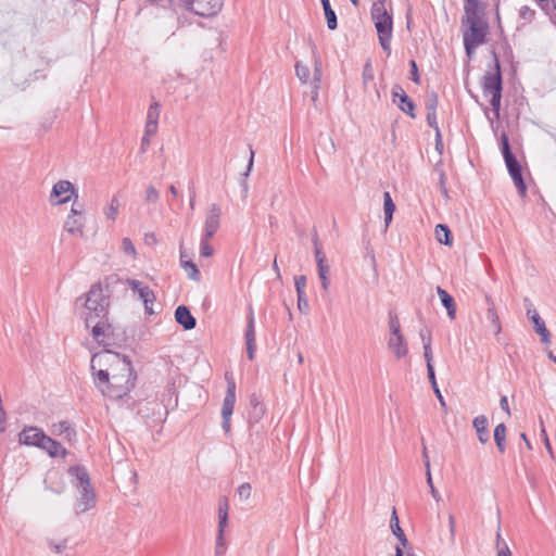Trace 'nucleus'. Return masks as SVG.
Here are the masks:
<instances>
[{"mask_svg":"<svg viewBox=\"0 0 556 556\" xmlns=\"http://www.w3.org/2000/svg\"><path fill=\"white\" fill-rule=\"evenodd\" d=\"M90 367L96 387L112 400L124 397L135 387L136 375L125 355L104 350L92 355Z\"/></svg>","mask_w":556,"mask_h":556,"instance_id":"obj_1","label":"nucleus"},{"mask_svg":"<svg viewBox=\"0 0 556 556\" xmlns=\"http://www.w3.org/2000/svg\"><path fill=\"white\" fill-rule=\"evenodd\" d=\"M110 300L100 285H93L85 300V312L83 317L86 328H89L97 318H103L109 315Z\"/></svg>","mask_w":556,"mask_h":556,"instance_id":"obj_2","label":"nucleus"},{"mask_svg":"<svg viewBox=\"0 0 556 556\" xmlns=\"http://www.w3.org/2000/svg\"><path fill=\"white\" fill-rule=\"evenodd\" d=\"M312 59L314 63V72L311 77V71L308 65L302 61L295 63V75L302 84H309L312 101L316 102L318 99V92L321 87L323 77V65L321 58L315 43L311 42Z\"/></svg>","mask_w":556,"mask_h":556,"instance_id":"obj_3","label":"nucleus"},{"mask_svg":"<svg viewBox=\"0 0 556 556\" xmlns=\"http://www.w3.org/2000/svg\"><path fill=\"white\" fill-rule=\"evenodd\" d=\"M75 479V486L78 491L76 500V514H83L96 506V494L90 484L87 470L84 467L75 466L68 470Z\"/></svg>","mask_w":556,"mask_h":556,"instance_id":"obj_4","label":"nucleus"},{"mask_svg":"<svg viewBox=\"0 0 556 556\" xmlns=\"http://www.w3.org/2000/svg\"><path fill=\"white\" fill-rule=\"evenodd\" d=\"M371 18L378 34V39L383 51L389 55L391 53V39L393 22L391 14L381 3H374L371 7Z\"/></svg>","mask_w":556,"mask_h":556,"instance_id":"obj_5","label":"nucleus"},{"mask_svg":"<svg viewBox=\"0 0 556 556\" xmlns=\"http://www.w3.org/2000/svg\"><path fill=\"white\" fill-rule=\"evenodd\" d=\"M482 89L483 94L490 97V104L495 114L498 115L502 99V74L496 56L493 71L486 72L483 76Z\"/></svg>","mask_w":556,"mask_h":556,"instance_id":"obj_6","label":"nucleus"},{"mask_svg":"<svg viewBox=\"0 0 556 556\" xmlns=\"http://www.w3.org/2000/svg\"><path fill=\"white\" fill-rule=\"evenodd\" d=\"M501 141H502V154L504 156L508 173L518 190V193L521 197H526L527 186H526L522 175H521V166H520L519 162L517 161L516 156L510 151L508 137L506 134L502 135Z\"/></svg>","mask_w":556,"mask_h":556,"instance_id":"obj_7","label":"nucleus"},{"mask_svg":"<svg viewBox=\"0 0 556 556\" xmlns=\"http://www.w3.org/2000/svg\"><path fill=\"white\" fill-rule=\"evenodd\" d=\"M463 39L466 54L470 58L476 49L484 43L488 34V22L463 25Z\"/></svg>","mask_w":556,"mask_h":556,"instance_id":"obj_8","label":"nucleus"},{"mask_svg":"<svg viewBox=\"0 0 556 556\" xmlns=\"http://www.w3.org/2000/svg\"><path fill=\"white\" fill-rule=\"evenodd\" d=\"M180 2L188 11L202 17L217 15L224 4V0H180Z\"/></svg>","mask_w":556,"mask_h":556,"instance_id":"obj_9","label":"nucleus"},{"mask_svg":"<svg viewBox=\"0 0 556 556\" xmlns=\"http://www.w3.org/2000/svg\"><path fill=\"white\" fill-rule=\"evenodd\" d=\"M73 198H78L75 186L68 180H59L52 187L49 202L51 205H61L70 202Z\"/></svg>","mask_w":556,"mask_h":556,"instance_id":"obj_10","label":"nucleus"},{"mask_svg":"<svg viewBox=\"0 0 556 556\" xmlns=\"http://www.w3.org/2000/svg\"><path fill=\"white\" fill-rule=\"evenodd\" d=\"M84 228L83 206L77 201H74L70 214L64 222L63 229L71 236L83 238L85 235Z\"/></svg>","mask_w":556,"mask_h":556,"instance_id":"obj_11","label":"nucleus"},{"mask_svg":"<svg viewBox=\"0 0 556 556\" xmlns=\"http://www.w3.org/2000/svg\"><path fill=\"white\" fill-rule=\"evenodd\" d=\"M89 328H91L92 338L97 343L104 346L112 344L113 328L109 321V315L97 318Z\"/></svg>","mask_w":556,"mask_h":556,"instance_id":"obj_12","label":"nucleus"},{"mask_svg":"<svg viewBox=\"0 0 556 556\" xmlns=\"http://www.w3.org/2000/svg\"><path fill=\"white\" fill-rule=\"evenodd\" d=\"M236 403V384L232 380H228L227 392L223 402L222 407V417L223 422L222 427L226 433L230 431V418L233 412Z\"/></svg>","mask_w":556,"mask_h":556,"instance_id":"obj_13","label":"nucleus"},{"mask_svg":"<svg viewBox=\"0 0 556 556\" xmlns=\"http://www.w3.org/2000/svg\"><path fill=\"white\" fill-rule=\"evenodd\" d=\"M126 283L143 302L146 312L148 314H153L152 305L155 301L154 292L148 286L136 279H127Z\"/></svg>","mask_w":556,"mask_h":556,"instance_id":"obj_14","label":"nucleus"},{"mask_svg":"<svg viewBox=\"0 0 556 556\" xmlns=\"http://www.w3.org/2000/svg\"><path fill=\"white\" fill-rule=\"evenodd\" d=\"M47 434L38 427L26 426L18 433V443L26 446H35L41 448Z\"/></svg>","mask_w":556,"mask_h":556,"instance_id":"obj_15","label":"nucleus"},{"mask_svg":"<svg viewBox=\"0 0 556 556\" xmlns=\"http://www.w3.org/2000/svg\"><path fill=\"white\" fill-rule=\"evenodd\" d=\"M486 22L480 0H465L463 25Z\"/></svg>","mask_w":556,"mask_h":556,"instance_id":"obj_16","label":"nucleus"},{"mask_svg":"<svg viewBox=\"0 0 556 556\" xmlns=\"http://www.w3.org/2000/svg\"><path fill=\"white\" fill-rule=\"evenodd\" d=\"M392 101L402 112L406 113L412 118L416 117L415 104L400 85H395L392 88Z\"/></svg>","mask_w":556,"mask_h":556,"instance_id":"obj_17","label":"nucleus"},{"mask_svg":"<svg viewBox=\"0 0 556 556\" xmlns=\"http://www.w3.org/2000/svg\"><path fill=\"white\" fill-rule=\"evenodd\" d=\"M220 215L222 210L218 204L213 203L211 204L206 216H205V223H204V233L206 238H213L214 235L217 232L220 224Z\"/></svg>","mask_w":556,"mask_h":556,"instance_id":"obj_18","label":"nucleus"},{"mask_svg":"<svg viewBox=\"0 0 556 556\" xmlns=\"http://www.w3.org/2000/svg\"><path fill=\"white\" fill-rule=\"evenodd\" d=\"M245 344L248 358L252 361L256 350V338H255V319L252 308L248 315L247 329H245Z\"/></svg>","mask_w":556,"mask_h":556,"instance_id":"obj_19","label":"nucleus"},{"mask_svg":"<svg viewBox=\"0 0 556 556\" xmlns=\"http://www.w3.org/2000/svg\"><path fill=\"white\" fill-rule=\"evenodd\" d=\"M388 349L395 359H402L408 354V344L403 334L390 336Z\"/></svg>","mask_w":556,"mask_h":556,"instance_id":"obj_20","label":"nucleus"},{"mask_svg":"<svg viewBox=\"0 0 556 556\" xmlns=\"http://www.w3.org/2000/svg\"><path fill=\"white\" fill-rule=\"evenodd\" d=\"M528 317L531 319L534 326V330L538 334H540L541 340L544 344H551V334L547 328L545 327L544 321L540 317L539 313L534 308H528L527 311Z\"/></svg>","mask_w":556,"mask_h":556,"instance_id":"obj_21","label":"nucleus"},{"mask_svg":"<svg viewBox=\"0 0 556 556\" xmlns=\"http://www.w3.org/2000/svg\"><path fill=\"white\" fill-rule=\"evenodd\" d=\"M176 321L184 327L186 330H191L195 327V318L191 315L189 308L185 305H180L175 311Z\"/></svg>","mask_w":556,"mask_h":556,"instance_id":"obj_22","label":"nucleus"},{"mask_svg":"<svg viewBox=\"0 0 556 556\" xmlns=\"http://www.w3.org/2000/svg\"><path fill=\"white\" fill-rule=\"evenodd\" d=\"M46 451L51 457H65L67 455L66 448H64L58 441L47 435L43 440L41 448Z\"/></svg>","mask_w":556,"mask_h":556,"instance_id":"obj_23","label":"nucleus"},{"mask_svg":"<svg viewBox=\"0 0 556 556\" xmlns=\"http://www.w3.org/2000/svg\"><path fill=\"white\" fill-rule=\"evenodd\" d=\"M485 302L488 304L486 320L489 321L490 328L492 329L493 333L497 336L501 333L502 327L500 324L498 315L495 311L494 302L491 299V296H485Z\"/></svg>","mask_w":556,"mask_h":556,"instance_id":"obj_24","label":"nucleus"},{"mask_svg":"<svg viewBox=\"0 0 556 556\" xmlns=\"http://www.w3.org/2000/svg\"><path fill=\"white\" fill-rule=\"evenodd\" d=\"M472 426L479 442L485 444L489 441L488 418L484 415H479L472 420Z\"/></svg>","mask_w":556,"mask_h":556,"instance_id":"obj_25","label":"nucleus"},{"mask_svg":"<svg viewBox=\"0 0 556 556\" xmlns=\"http://www.w3.org/2000/svg\"><path fill=\"white\" fill-rule=\"evenodd\" d=\"M51 432L54 435H64L65 440L70 443L73 442L76 438V431L67 421L53 424L51 427Z\"/></svg>","mask_w":556,"mask_h":556,"instance_id":"obj_26","label":"nucleus"},{"mask_svg":"<svg viewBox=\"0 0 556 556\" xmlns=\"http://www.w3.org/2000/svg\"><path fill=\"white\" fill-rule=\"evenodd\" d=\"M437 293L442 302V305L446 308L447 315L451 319H454L456 316V305L452 295H450L446 290L441 287H437Z\"/></svg>","mask_w":556,"mask_h":556,"instance_id":"obj_27","label":"nucleus"},{"mask_svg":"<svg viewBox=\"0 0 556 556\" xmlns=\"http://www.w3.org/2000/svg\"><path fill=\"white\" fill-rule=\"evenodd\" d=\"M390 527H391L392 533L397 538V540L400 541L401 545L403 547H406L408 545V540H407L404 531L400 527V522H399V518H397L395 509H393V513H392V518H391Z\"/></svg>","mask_w":556,"mask_h":556,"instance_id":"obj_28","label":"nucleus"},{"mask_svg":"<svg viewBox=\"0 0 556 556\" xmlns=\"http://www.w3.org/2000/svg\"><path fill=\"white\" fill-rule=\"evenodd\" d=\"M383 211H384V225H386V228H388L392 222L393 213L395 211V204L391 198L390 192H388V191H386L383 193Z\"/></svg>","mask_w":556,"mask_h":556,"instance_id":"obj_29","label":"nucleus"},{"mask_svg":"<svg viewBox=\"0 0 556 556\" xmlns=\"http://www.w3.org/2000/svg\"><path fill=\"white\" fill-rule=\"evenodd\" d=\"M180 264L187 273L188 277L194 281H199L201 278L200 271L197 265L192 261L184 260V252H180Z\"/></svg>","mask_w":556,"mask_h":556,"instance_id":"obj_30","label":"nucleus"},{"mask_svg":"<svg viewBox=\"0 0 556 556\" xmlns=\"http://www.w3.org/2000/svg\"><path fill=\"white\" fill-rule=\"evenodd\" d=\"M320 2L323 4V9H324L325 16H326V20H327L328 28L330 30L337 29V27H338L337 15H336V12L332 10V8L330 5V1L329 0H320Z\"/></svg>","mask_w":556,"mask_h":556,"instance_id":"obj_31","label":"nucleus"},{"mask_svg":"<svg viewBox=\"0 0 556 556\" xmlns=\"http://www.w3.org/2000/svg\"><path fill=\"white\" fill-rule=\"evenodd\" d=\"M437 240L444 245H452L451 231L447 226L438 224L434 229Z\"/></svg>","mask_w":556,"mask_h":556,"instance_id":"obj_32","label":"nucleus"},{"mask_svg":"<svg viewBox=\"0 0 556 556\" xmlns=\"http://www.w3.org/2000/svg\"><path fill=\"white\" fill-rule=\"evenodd\" d=\"M494 441L496 446L501 453H504L506 450V426L504 424H498L494 429Z\"/></svg>","mask_w":556,"mask_h":556,"instance_id":"obj_33","label":"nucleus"},{"mask_svg":"<svg viewBox=\"0 0 556 556\" xmlns=\"http://www.w3.org/2000/svg\"><path fill=\"white\" fill-rule=\"evenodd\" d=\"M119 200L117 197H113L110 201V203L108 204V206L104 208V215L105 217L111 220L112 223H114L116 220V217L118 215V212H119Z\"/></svg>","mask_w":556,"mask_h":556,"instance_id":"obj_34","label":"nucleus"},{"mask_svg":"<svg viewBox=\"0 0 556 556\" xmlns=\"http://www.w3.org/2000/svg\"><path fill=\"white\" fill-rule=\"evenodd\" d=\"M228 523V502L226 498L220 500L218 506V528L225 529Z\"/></svg>","mask_w":556,"mask_h":556,"instance_id":"obj_35","label":"nucleus"},{"mask_svg":"<svg viewBox=\"0 0 556 556\" xmlns=\"http://www.w3.org/2000/svg\"><path fill=\"white\" fill-rule=\"evenodd\" d=\"M312 241L314 247L316 264L327 263L326 255L323 252V247L316 232L314 233Z\"/></svg>","mask_w":556,"mask_h":556,"instance_id":"obj_36","label":"nucleus"},{"mask_svg":"<svg viewBox=\"0 0 556 556\" xmlns=\"http://www.w3.org/2000/svg\"><path fill=\"white\" fill-rule=\"evenodd\" d=\"M160 113H161L160 103L157 101H152V103L150 104V106L148 109L146 122L159 123Z\"/></svg>","mask_w":556,"mask_h":556,"instance_id":"obj_37","label":"nucleus"},{"mask_svg":"<svg viewBox=\"0 0 556 556\" xmlns=\"http://www.w3.org/2000/svg\"><path fill=\"white\" fill-rule=\"evenodd\" d=\"M122 251L125 255L131 257L132 260L137 258V250L134 242L129 238H124L122 240Z\"/></svg>","mask_w":556,"mask_h":556,"instance_id":"obj_38","label":"nucleus"},{"mask_svg":"<svg viewBox=\"0 0 556 556\" xmlns=\"http://www.w3.org/2000/svg\"><path fill=\"white\" fill-rule=\"evenodd\" d=\"M426 476H427V483L430 488V493H431L432 497L437 502H439L441 500V495L439 494V492L435 489L433 481H432V476H431V471H430V460L426 462Z\"/></svg>","mask_w":556,"mask_h":556,"instance_id":"obj_39","label":"nucleus"},{"mask_svg":"<svg viewBox=\"0 0 556 556\" xmlns=\"http://www.w3.org/2000/svg\"><path fill=\"white\" fill-rule=\"evenodd\" d=\"M226 552V545L224 541V529L218 528V534L216 539L215 556H224Z\"/></svg>","mask_w":556,"mask_h":556,"instance_id":"obj_40","label":"nucleus"},{"mask_svg":"<svg viewBox=\"0 0 556 556\" xmlns=\"http://www.w3.org/2000/svg\"><path fill=\"white\" fill-rule=\"evenodd\" d=\"M210 239L211 238H206L205 236H203L201 239L200 254L203 257H208V256L213 255V253H214V249L208 242Z\"/></svg>","mask_w":556,"mask_h":556,"instance_id":"obj_41","label":"nucleus"},{"mask_svg":"<svg viewBox=\"0 0 556 556\" xmlns=\"http://www.w3.org/2000/svg\"><path fill=\"white\" fill-rule=\"evenodd\" d=\"M390 336L402 334L400 320L396 315L390 314L389 316Z\"/></svg>","mask_w":556,"mask_h":556,"instance_id":"obj_42","label":"nucleus"},{"mask_svg":"<svg viewBox=\"0 0 556 556\" xmlns=\"http://www.w3.org/2000/svg\"><path fill=\"white\" fill-rule=\"evenodd\" d=\"M427 123L437 132V146L441 141V135L437 123V112H427Z\"/></svg>","mask_w":556,"mask_h":556,"instance_id":"obj_43","label":"nucleus"},{"mask_svg":"<svg viewBox=\"0 0 556 556\" xmlns=\"http://www.w3.org/2000/svg\"><path fill=\"white\" fill-rule=\"evenodd\" d=\"M424 357H425L427 367L433 366V355H432L430 337H428L427 342H425V344H424Z\"/></svg>","mask_w":556,"mask_h":556,"instance_id":"obj_44","label":"nucleus"},{"mask_svg":"<svg viewBox=\"0 0 556 556\" xmlns=\"http://www.w3.org/2000/svg\"><path fill=\"white\" fill-rule=\"evenodd\" d=\"M160 200V192L152 185L147 187L146 190V201L148 203H156Z\"/></svg>","mask_w":556,"mask_h":556,"instance_id":"obj_45","label":"nucleus"},{"mask_svg":"<svg viewBox=\"0 0 556 556\" xmlns=\"http://www.w3.org/2000/svg\"><path fill=\"white\" fill-rule=\"evenodd\" d=\"M251 491H252V488H251V484L250 483H242L239 488H238V496L241 501H248L251 496Z\"/></svg>","mask_w":556,"mask_h":556,"instance_id":"obj_46","label":"nucleus"},{"mask_svg":"<svg viewBox=\"0 0 556 556\" xmlns=\"http://www.w3.org/2000/svg\"><path fill=\"white\" fill-rule=\"evenodd\" d=\"M294 286L296 294L305 293L304 289L306 287V277L304 275L296 276L294 278Z\"/></svg>","mask_w":556,"mask_h":556,"instance_id":"obj_47","label":"nucleus"},{"mask_svg":"<svg viewBox=\"0 0 556 556\" xmlns=\"http://www.w3.org/2000/svg\"><path fill=\"white\" fill-rule=\"evenodd\" d=\"M298 295V308L302 313H307L309 309L308 300L305 293L296 294Z\"/></svg>","mask_w":556,"mask_h":556,"instance_id":"obj_48","label":"nucleus"},{"mask_svg":"<svg viewBox=\"0 0 556 556\" xmlns=\"http://www.w3.org/2000/svg\"><path fill=\"white\" fill-rule=\"evenodd\" d=\"M438 106V97L435 93H431L428 96L427 102H426V109L427 112H437Z\"/></svg>","mask_w":556,"mask_h":556,"instance_id":"obj_49","label":"nucleus"},{"mask_svg":"<svg viewBox=\"0 0 556 556\" xmlns=\"http://www.w3.org/2000/svg\"><path fill=\"white\" fill-rule=\"evenodd\" d=\"M49 546L50 548L56 553V554H61L67 546V540L64 539L62 540L61 542H53V541H50L49 542Z\"/></svg>","mask_w":556,"mask_h":556,"instance_id":"obj_50","label":"nucleus"},{"mask_svg":"<svg viewBox=\"0 0 556 556\" xmlns=\"http://www.w3.org/2000/svg\"><path fill=\"white\" fill-rule=\"evenodd\" d=\"M374 79V71L369 63L364 66L363 70V83L365 86Z\"/></svg>","mask_w":556,"mask_h":556,"instance_id":"obj_51","label":"nucleus"},{"mask_svg":"<svg viewBox=\"0 0 556 556\" xmlns=\"http://www.w3.org/2000/svg\"><path fill=\"white\" fill-rule=\"evenodd\" d=\"M159 123L146 122L144 135L153 137L157 132Z\"/></svg>","mask_w":556,"mask_h":556,"instance_id":"obj_52","label":"nucleus"},{"mask_svg":"<svg viewBox=\"0 0 556 556\" xmlns=\"http://www.w3.org/2000/svg\"><path fill=\"white\" fill-rule=\"evenodd\" d=\"M409 65H410V78L413 81H415L416 84H419L420 83V78H419V75H418V67H417V64L414 60H412L409 62Z\"/></svg>","mask_w":556,"mask_h":556,"instance_id":"obj_53","label":"nucleus"},{"mask_svg":"<svg viewBox=\"0 0 556 556\" xmlns=\"http://www.w3.org/2000/svg\"><path fill=\"white\" fill-rule=\"evenodd\" d=\"M318 277H329L330 267L328 263L317 264Z\"/></svg>","mask_w":556,"mask_h":556,"instance_id":"obj_54","label":"nucleus"},{"mask_svg":"<svg viewBox=\"0 0 556 556\" xmlns=\"http://www.w3.org/2000/svg\"><path fill=\"white\" fill-rule=\"evenodd\" d=\"M520 16L523 20H531L534 16V10L530 9L527 5L521 7V9H520Z\"/></svg>","mask_w":556,"mask_h":556,"instance_id":"obj_55","label":"nucleus"},{"mask_svg":"<svg viewBox=\"0 0 556 556\" xmlns=\"http://www.w3.org/2000/svg\"><path fill=\"white\" fill-rule=\"evenodd\" d=\"M500 406L501 408L507 414V416H510V409L508 405V399L507 396L503 395L500 400Z\"/></svg>","mask_w":556,"mask_h":556,"instance_id":"obj_56","label":"nucleus"},{"mask_svg":"<svg viewBox=\"0 0 556 556\" xmlns=\"http://www.w3.org/2000/svg\"><path fill=\"white\" fill-rule=\"evenodd\" d=\"M448 528H450L451 541H454V539H455V518L453 515H450V517H448Z\"/></svg>","mask_w":556,"mask_h":556,"instance_id":"obj_57","label":"nucleus"},{"mask_svg":"<svg viewBox=\"0 0 556 556\" xmlns=\"http://www.w3.org/2000/svg\"><path fill=\"white\" fill-rule=\"evenodd\" d=\"M253 164H254V151H253V149H250V160H249L248 167H247V170L243 174V176L248 177L250 175V173L253 168Z\"/></svg>","mask_w":556,"mask_h":556,"instance_id":"obj_58","label":"nucleus"},{"mask_svg":"<svg viewBox=\"0 0 556 556\" xmlns=\"http://www.w3.org/2000/svg\"><path fill=\"white\" fill-rule=\"evenodd\" d=\"M497 556H513L511 552L506 543H503V546L498 547Z\"/></svg>","mask_w":556,"mask_h":556,"instance_id":"obj_59","label":"nucleus"},{"mask_svg":"<svg viewBox=\"0 0 556 556\" xmlns=\"http://www.w3.org/2000/svg\"><path fill=\"white\" fill-rule=\"evenodd\" d=\"M427 374H428V379H429L430 383L434 384V382H437L434 366L427 367Z\"/></svg>","mask_w":556,"mask_h":556,"instance_id":"obj_60","label":"nucleus"},{"mask_svg":"<svg viewBox=\"0 0 556 556\" xmlns=\"http://www.w3.org/2000/svg\"><path fill=\"white\" fill-rule=\"evenodd\" d=\"M151 138L152 137L143 135V137L141 139V150H142V152H144L148 149V147L150 144V141H151Z\"/></svg>","mask_w":556,"mask_h":556,"instance_id":"obj_61","label":"nucleus"},{"mask_svg":"<svg viewBox=\"0 0 556 556\" xmlns=\"http://www.w3.org/2000/svg\"><path fill=\"white\" fill-rule=\"evenodd\" d=\"M319 279H320L323 289L325 291H328L329 290V286H330L329 277H319Z\"/></svg>","mask_w":556,"mask_h":556,"instance_id":"obj_62","label":"nucleus"},{"mask_svg":"<svg viewBox=\"0 0 556 556\" xmlns=\"http://www.w3.org/2000/svg\"><path fill=\"white\" fill-rule=\"evenodd\" d=\"M151 4L157 3L164 8L168 7L172 0H148Z\"/></svg>","mask_w":556,"mask_h":556,"instance_id":"obj_63","label":"nucleus"},{"mask_svg":"<svg viewBox=\"0 0 556 556\" xmlns=\"http://www.w3.org/2000/svg\"><path fill=\"white\" fill-rule=\"evenodd\" d=\"M434 394H435V396L438 397V400H439V402H440L441 406H442L443 408H445V407H446V404H445V401H444V399H443V395H442L441 391H440V390H437V392H434Z\"/></svg>","mask_w":556,"mask_h":556,"instance_id":"obj_64","label":"nucleus"}]
</instances>
